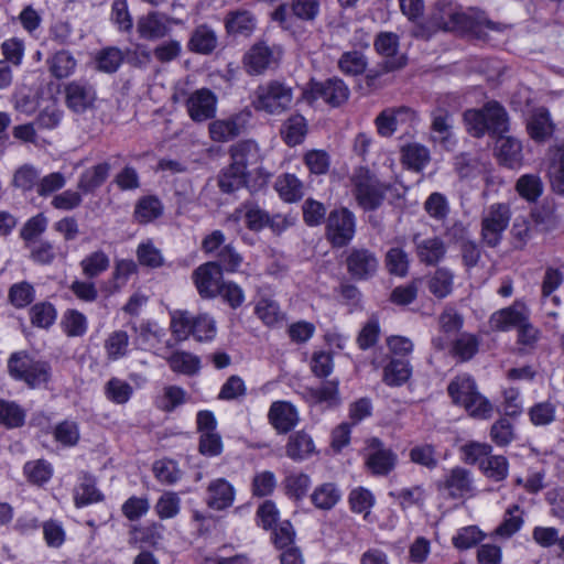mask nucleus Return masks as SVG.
<instances>
[{"mask_svg": "<svg viewBox=\"0 0 564 564\" xmlns=\"http://www.w3.org/2000/svg\"><path fill=\"white\" fill-rule=\"evenodd\" d=\"M429 23L434 30L470 32L487 37L490 32H502L505 26L495 23L475 8L464 10L452 1H441L433 9Z\"/></svg>", "mask_w": 564, "mask_h": 564, "instance_id": "nucleus-1", "label": "nucleus"}, {"mask_svg": "<svg viewBox=\"0 0 564 564\" xmlns=\"http://www.w3.org/2000/svg\"><path fill=\"white\" fill-rule=\"evenodd\" d=\"M170 328L180 341L186 340L189 336L197 341H212L217 334L216 322L209 314L202 313L194 316L183 310L170 312Z\"/></svg>", "mask_w": 564, "mask_h": 564, "instance_id": "nucleus-2", "label": "nucleus"}, {"mask_svg": "<svg viewBox=\"0 0 564 564\" xmlns=\"http://www.w3.org/2000/svg\"><path fill=\"white\" fill-rule=\"evenodd\" d=\"M464 122L471 135L480 138L487 132L492 135L506 132L508 116L497 101H488L481 109L465 111Z\"/></svg>", "mask_w": 564, "mask_h": 564, "instance_id": "nucleus-3", "label": "nucleus"}, {"mask_svg": "<svg viewBox=\"0 0 564 564\" xmlns=\"http://www.w3.org/2000/svg\"><path fill=\"white\" fill-rule=\"evenodd\" d=\"M9 375L29 388L35 389L51 380L52 371L47 361L35 359L25 351L13 352L8 359Z\"/></svg>", "mask_w": 564, "mask_h": 564, "instance_id": "nucleus-4", "label": "nucleus"}, {"mask_svg": "<svg viewBox=\"0 0 564 564\" xmlns=\"http://www.w3.org/2000/svg\"><path fill=\"white\" fill-rule=\"evenodd\" d=\"M292 104V87L279 80H270L259 85L251 100V105L257 111L271 116L282 115L291 108Z\"/></svg>", "mask_w": 564, "mask_h": 564, "instance_id": "nucleus-5", "label": "nucleus"}, {"mask_svg": "<svg viewBox=\"0 0 564 564\" xmlns=\"http://www.w3.org/2000/svg\"><path fill=\"white\" fill-rule=\"evenodd\" d=\"M350 186L358 205L365 210L378 208L383 200L384 187L367 167L354 170Z\"/></svg>", "mask_w": 564, "mask_h": 564, "instance_id": "nucleus-6", "label": "nucleus"}, {"mask_svg": "<svg viewBox=\"0 0 564 564\" xmlns=\"http://www.w3.org/2000/svg\"><path fill=\"white\" fill-rule=\"evenodd\" d=\"M511 219L510 206L506 203H494L486 207L481 215V238L489 247L500 243L502 235Z\"/></svg>", "mask_w": 564, "mask_h": 564, "instance_id": "nucleus-7", "label": "nucleus"}, {"mask_svg": "<svg viewBox=\"0 0 564 564\" xmlns=\"http://www.w3.org/2000/svg\"><path fill=\"white\" fill-rule=\"evenodd\" d=\"M348 97L349 88L338 78L328 79L325 83L311 82L302 93V99L307 104H314L322 98L326 104L333 107L346 102Z\"/></svg>", "mask_w": 564, "mask_h": 564, "instance_id": "nucleus-8", "label": "nucleus"}, {"mask_svg": "<svg viewBox=\"0 0 564 564\" xmlns=\"http://www.w3.org/2000/svg\"><path fill=\"white\" fill-rule=\"evenodd\" d=\"M282 51L278 46L256 43L243 56V67L249 75H261L275 67L281 59Z\"/></svg>", "mask_w": 564, "mask_h": 564, "instance_id": "nucleus-9", "label": "nucleus"}, {"mask_svg": "<svg viewBox=\"0 0 564 564\" xmlns=\"http://www.w3.org/2000/svg\"><path fill=\"white\" fill-rule=\"evenodd\" d=\"M356 219L347 208L333 210L327 219L326 235L336 247L347 245L355 236Z\"/></svg>", "mask_w": 564, "mask_h": 564, "instance_id": "nucleus-10", "label": "nucleus"}, {"mask_svg": "<svg viewBox=\"0 0 564 564\" xmlns=\"http://www.w3.org/2000/svg\"><path fill=\"white\" fill-rule=\"evenodd\" d=\"M218 98L208 88H199L188 94L185 109L188 117L196 123L213 119L217 112Z\"/></svg>", "mask_w": 564, "mask_h": 564, "instance_id": "nucleus-11", "label": "nucleus"}, {"mask_svg": "<svg viewBox=\"0 0 564 564\" xmlns=\"http://www.w3.org/2000/svg\"><path fill=\"white\" fill-rule=\"evenodd\" d=\"M176 20L160 11H149L137 20L139 37L147 41H158L170 34Z\"/></svg>", "mask_w": 564, "mask_h": 564, "instance_id": "nucleus-12", "label": "nucleus"}, {"mask_svg": "<svg viewBox=\"0 0 564 564\" xmlns=\"http://www.w3.org/2000/svg\"><path fill=\"white\" fill-rule=\"evenodd\" d=\"M193 280L202 297L214 299L224 283L221 268L217 262H206L194 271Z\"/></svg>", "mask_w": 564, "mask_h": 564, "instance_id": "nucleus-13", "label": "nucleus"}, {"mask_svg": "<svg viewBox=\"0 0 564 564\" xmlns=\"http://www.w3.org/2000/svg\"><path fill=\"white\" fill-rule=\"evenodd\" d=\"M441 488L453 498H469L476 492L471 473L459 466L446 471Z\"/></svg>", "mask_w": 564, "mask_h": 564, "instance_id": "nucleus-14", "label": "nucleus"}, {"mask_svg": "<svg viewBox=\"0 0 564 564\" xmlns=\"http://www.w3.org/2000/svg\"><path fill=\"white\" fill-rule=\"evenodd\" d=\"M528 319H530V308L523 300H517L512 305L495 312L489 323L492 329L506 332L519 327Z\"/></svg>", "mask_w": 564, "mask_h": 564, "instance_id": "nucleus-15", "label": "nucleus"}, {"mask_svg": "<svg viewBox=\"0 0 564 564\" xmlns=\"http://www.w3.org/2000/svg\"><path fill=\"white\" fill-rule=\"evenodd\" d=\"M498 134L495 143V155L498 162L508 169H520L523 162L521 141L511 135Z\"/></svg>", "mask_w": 564, "mask_h": 564, "instance_id": "nucleus-16", "label": "nucleus"}, {"mask_svg": "<svg viewBox=\"0 0 564 564\" xmlns=\"http://www.w3.org/2000/svg\"><path fill=\"white\" fill-rule=\"evenodd\" d=\"M268 421L278 433L285 434L297 425L300 415L291 402L274 401L269 408Z\"/></svg>", "mask_w": 564, "mask_h": 564, "instance_id": "nucleus-17", "label": "nucleus"}, {"mask_svg": "<svg viewBox=\"0 0 564 564\" xmlns=\"http://www.w3.org/2000/svg\"><path fill=\"white\" fill-rule=\"evenodd\" d=\"M415 119V112L408 107L387 108L382 110L375 119V126L381 137H391L398 129L406 122Z\"/></svg>", "mask_w": 564, "mask_h": 564, "instance_id": "nucleus-18", "label": "nucleus"}, {"mask_svg": "<svg viewBox=\"0 0 564 564\" xmlns=\"http://www.w3.org/2000/svg\"><path fill=\"white\" fill-rule=\"evenodd\" d=\"M375 48L384 57V67L394 70L405 65L406 58L399 53V36L392 32H381L375 40Z\"/></svg>", "mask_w": 564, "mask_h": 564, "instance_id": "nucleus-19", "label": "nucleus"}, {"mask_svg": "<svg viewBox=\"0 0 564 564\" xmlns=\"http://www.w3.org/2000/svg\"><path fill=\"white\" fill-rule=\"evenodd\" d=\"M395 463V454L383 447L378 438L368 442L366 465L375 475H387L394 468Z\"/></svg>", "mask_w": 564, "mask_h": 564, "instance_id": "nucleus-20", "label": "nucleus"}, {"mask_svg": "<svg viewBox=\"0 0 564 564\" xmlns=\"http://www.w3.org/2000/svg\"><path fill=\"white\" fill-rule=\"evenodd\" d=\"M247 117L245 113H237L213 121L208 128L210 138L216 142H227L236 138L246 127Z\"/></svg>", "mask_w": 564, "mask_h": 564, "instance_id": "nucleus-21", "label": "nucleus"}, {"mask_svg": "<svg viewBox=\"0 0 564 564\" xmlns=\"http://www.w3.org/2000/svg\"><path fill=\"white\" fill-rule=\"evenodd\" d=\"M338 386L339 382L337 380H330L319 387L307 388L305 390L306 401L311 405L322 406L324 409L335 408L341 402Z\"/></svg>", "mask_w": 564, "mask_h": 564, "instance_id": "nucleus-22", "label": "nucleus"}, {"mask_svg": "<svg viewBox=\"0 0 564 564\" xmlns=\"http://www.w3.org/2000/svg\"><path fill=\"white\" fill-rule=\"evenodd\" d=\"M236 490L225 478H217L207 487V506L214 510H224L232 506Z\"/></svg>", "mask_w": 564, "mask_h": 564, "instance_id": "nucleus-23", "label": "nucleus"}, {"mask_svg": "<svg viewBox=\"0 0 564 564\" xmlns=\"http://www.w3.org/2000/svg\"><path fill=\"white\" fill-rule=\"evenodd\" d=\"M96 91L91 86L73 82L66 86V104L74 112L83 113L94 106Z\"/></svg>", "mask_w": 564, "mask_h": 564, "instance_id": "nucleus-24", "label": "nucleus"}, {"mask_svg": "<svg viewBox=\"0 0 564 564\" xmlns=\"http://www.w3.org/2000/svg\"><path fill=\"white\" fill-rule=\"evenodd\" d=\"M232 163L249 175L250 169H258L262 156L259 145L253 141L240 142L232 148Z\"/></svg>", "mask_w": 564, "mask_h": 564, "instance_id": "nucleus-25", "label": "nucleus"}, {"mask_svg": "<svg viewBox=\"0 0 564 564\" xmlns=\"http://www.w3.org/2000/svg\"><path fill=\"white\" fill-rule=\"evenodd\" d=\"M349 272L358 279H367L378 269V260L367 250H354L347 259Z\"/></svg>", "mask_w": 564, "mask_h": 564, "instance_id": "nucleus-26", "label": "nucleus"}, {"mask_svg": "<svg viewBox=\"0 0 564 564\" xmlns=\"http://www.w3.org/2000/svg\"><path fill=\"white\" fill-rule=\"evenodd\" d=\"M527 128L530 137L538 142L545 141L554 131L550 113L544 108H539L531 115Z\"/></svg>", "mask_w": 564, "mask_h": 564, "instance_id": "nucleus-27", "label": "nucleus"}, {"mask_svg": "<svg viewBox=\"0 0 564 564\" xmlns=\"http://www.w3.org/2000/svg\"><path fill=\"white\" fill-rule=\"evenodd\" d=\"M257 25L254 15L248 10H236L228 12L225 19V26L229 34L250 35Z\"/></svg>", "mask_w": 564, "mask_h": 564, "instance_id": "nucleus-28", "label": "nucleus"}, {"mask_svg": "<svg viewBox=\"0 0 564 564\" xmlns=\"http://www.w3.org/2000/svg\"><path fill=\"white\" fill-rule=\"evenodd\" d=\"M236 220L243 219L250 230L259 231L268 226L269 214L258 205L246 203L232 214Z\"/></svg>", "mask_w": 564, "mask_h": 564, "instance_id": "nucleus-29", "label": "nucleus"}, {"mask_svg": "<svg viewBox=\"0 0 564 564\" xmlns=\"http://www.w3.org/2000/svg\"><path fill=\"white\" fill-rule=\"evenodd\" d=\"M307 133L306 119L301 115L289 117L281 127V137L289 147L301 144Z\"/></svg>", "mask_w": 564, "mask_h": 564, "instance_id": "nucleus-30", "label": "nucleus"}, {"mask_svg": "<svg viewBox=\"0 0 564 564\" xmlns=\"http://www.w3.org/2000/svg\"><path fill=\"white\" fill-rule=\"evenodd\" d=\"M315 453V444L311 435L299 431L289 437L286 455L293 460H303Z\"/></svg>", "mask_w": 564, "mask_h": 564, "instance_id": "nucleus-31", "label": "nucleus"}, {"mask_svg": "<svg viewBox=\"0 0 564 564\" xmlns=\"http://www.w3.org/2000/svg\"><path fill=\"white\" fill-rule=\"evenodd\" d=\"M218 44V37L213 29L207 25L197 26L188 41V48L199 54L212 53Z\"/></svg>", "mask_w": 564, "mask_h": 564, "instance_id": "nucleus-32", "label": "nucleus"}, {"mask_svg": "<svg viewBox=\"0 0 564 564\" xmlns=\"http://www.w3.org/2000/svg\"><path fill=\"white\" fill-rule=\"evenodd\" d=\"M166 360L172 371L176 373L194 376L200 369L199 357L188 351H174Z\"/></svg>", "mask_w": 564, "mask_h": 564, "instance_id": "nucleus-33", "label": "nucleus"}, {"mask_svg": "<svg viewBox=\"0 0 564 564\" xmlns=\"http://www.w3.org/2000/svg\"><path fill=\"white\" fill-rule=\"evenodd\" d=\"M275 189L280 197L288 203L300 200L304 195L302 181L294 174H282L275 181Z\"/></svg>", "mask_w": 564, "mask_h": 564, "instance_id": "nucleus-34", "label": "nucleus"}, {"mask_svg": "<svg viewBox=\"0 0 564 564\" xmlns=\"http://www.w3.org/2000/svg\"><path fill=\"white\" fill-rule=\"evenodd\" d=\"M47 65L52 76L62 79L74 74L77 62L68 51L62 50L48 57Z\"/></svg>", "mask_w": 564, "mask_h": 564, "instance_id": "nucleus-35", "label": "nucleus"}, {"mask_svg": "<svg viewBox=\"0 0 564 564\" xmlns=\"http://www.w3.org/2000/svg\"><path fill=\"white\" fill-rule=\"evenodd\" d=\"M412 375V368L405 359H392L383 369L382 380L390 387L404 384Z\"/></svg>", "mask_w": 564, "mask_h": 564, "instance_id": "nucleus-36", "label": "nucleus"}, {"mask_svg": "<svg viewBox=\"0 0 564 564\" xmlns=\"http://www.w3.org/2000/svg\"><path fill=\"white\" fill-rule=\"evenodd\" d=\"M341 498V492L333 482H325L317 486L312 495V503L321 510H329L334 508Z\"/></svg>", "mask_w": 564, "mask_h": 564, "instance_id": "nucleus-37", "label": "nucleus"}, {"mask_svg": "<svg viewBox=\"0 0 564 564\" xmlns=\"http://www.w3.org/2000/svg\"><path fill=\"white\" fill-rule=\"evenodd\" d=\"M432 138L434 142L449 150L455 144L452 132V121L447 113H435L432 122Z\"/></svg>", "mask_w": 564, "mask_h": 564, "instance_id": "nucleus-38", "label": "nucleus"}, {"mask_svg": "<svg viewBox=\"0 0 564 564\" xmlns=\"http://www.w3.org/2000/svg\"><path fill=\"white\" fill-rule=\"evenodd\" d=\"M254 314L267 326H274L283 319V313L275 300L260 296L254 305Z\"/></svg>", "mask_w": 564, "mask_h": 564, "instance_id": "nucleus-39", "label": "nucleus"}, {"mask_svg": "<svg viewBox=\"0 0 564 564\" xmlns=\"http://www.w3.org/2000/svg\"><path fill=\"white\" fill-rule=\"evenodd\" d=\"M447 391L453 402L462 406L467 401V399L478 390L474 379L470 376L460 375L451 381Z\"/></svg>", "mask_w": 564, "mask_h": 564, "instance_id": "nucleus-40", "label": "nucleus"}, {"mask_svg": "<svg viewBox=\"0 0 564 564\" xmlns=\"http://www.w3.org/2000/svg\"><path fill=\"white\" fill-rule=\"evenodd\" d=\"M163 214V205L158 197L145 196L138 200L134 208V218L140 224H148Z\"/></svg>", "mask_w": 564, "mask_h": 564, "instance_id": "nucleus-41", "label": "nucleus"}, {"mask_svg": "<svg viewBox=\"0 0 564 564\" xmlns=\"http://www.w3.org/2000/svg\"><path fill=\"white\" fill-rule=\"evenodd\" d=\"M110 166L107 163L97 164L87 169L79 177L78 188L84 193L93 192L108 177Z\"/></svg>", "mask_w": 564, "mask_h": 564, "instance_id": "nucleus-42", "label": "nucleus"}, {"mask_svg": "<svg viewBox=\"0 0 564 564\" xmlns=\"http://www.w3.org/2000/svg\"><path fill=\"white\" fill-rule=\"evenodd\" d=\"M25 410L17 402L0 399V424L9 427H20L25 421Z\"/></svg>", "mask_w": 564, "mask_h": 564, "instance_id": "nucleus-43", "label": "nucleus"}, {"mask_svg": "<svg viewBox=\"0 0 564 564\" xmlns=\"http://www.w3.org/2000/svg\"><path fill=\"white\" fill-rule=\"evenodd\" d=\"M248 174L231 163L219 176V187L225 193L235 192L248 185Z\"/></svg>", "mask_w": 564, "mask_h": 564, "instance_id": "nucleus-44", "label": "nucleus"}, {"mask_svg": "<svg viewBox=\"0 0 564 564\" xmlns=\"http://www.w3.org/2000/svg\"><path fill=\"white\" fill-rule=\"evenodd\" d=\"M430 161L429 150L417 143L408 144L402 148V162L409 169L421 171Z\"/></svg>", "mask_w": 564, "mask_h": 564, "instance_id": "nucleus-45", "label": "nucleus"}, {"mask_svg": "<svg viewBox=\"0 0 564 564\" xmlns=\"http://www.w3.org/2000/svg\"><path fill=\"white\" fill-rule=\"evenodd\" d=\"M454 274L445 268H440L429 280L430 292L438 299L446 297L453 290Z\"/></svg>", "mask_w": 564, "mask_h": 564, "instance_id": "nucleus-46", "label": "nucleus"}, {"mask_svg": "<svg viewBox=\"0 0 564 564\" xmlns=\"http://www.w3.org/2000/svg\"><path fill=\"white\" fill-rule=\"evenodd\" d=\"M164 335V329L160 327L156 323H143L140 325L138 329L135 343L140 349L150 350L154 348L158 343L161 341Z\"/></svg>", "mask_w": 564, "mask_h": 564, "instance_id": "nucleus-47", "label": "nucleus"}, {"mask_svg": "<svg viewBox=\"0 0 564 564\" xmlns=\"http://www.w3.org/2000/svg\"><path fill=\"white\" fill-rule=\"evenodd\" d=\"M492 448L487 443L468 442L460 447L462 458L465 463L470 465L481 466V463L491 455Z\"/></svg>", "mask_w": 564, "mask_h": 564, "instance_id": "nucleus-48", "label": "nucleus"}, {"mask_svg": "<svg viewBox=\"0 0 564 564\" xmlns=\"http://www.w3.org/2000/svg\"><path fill=\"white\" fill-rule=\"evenodd\" d=\"M481 473L490 480L501 481L507 478L509 464L505 456L490 455L479 467Z\"/></svg>", "mask_w": 564, "mask_h": 564, "instance_id": "nucleus-49", "label": "nucleus"}, {"mask_svg": "<svg viewBox=\"0 0 564 564\" xmlns=\"http://www.w3.org/2000/svg\"><path fill=\"white\" fill-rule=\"evenodd\" d=\"M420 260L427 264L438 262L445 254L444 243L437 238L425 239L416 245Z\"/></svg>", "mask_w": 564, "mask_h": 564, "instance_id": "nucleus-50", "label": "nucleus"}, {"mask_svg": "<svg viewBox=\"0 0 564 564\" xmlns=\"http://www.w3.org/2000/svg\"><path fill=\"white\" fill-rule=\"evenodd\" d=\"M549 175L553 188L564 194V144L552 151Z\"/></svg>", "mask_w": 564, "mask_h": 564, "instance_id": "nucleus-51", "label": "nucleus"}, {"mask_svg": "<svg viewBox=\"0 0 564 564\" xmlns=\"http://www.w3.org/2000/svg\"><path fill=\"white\" fill-rule=\"evenodd\" d=\"M129 336L124 330L112 332L105 341V350L110 360H118L128 354Z\"/></svg>", "mask_w": 564, "mask_h": 564, "instance_id": "nucleus-52", "label": "nucleus"}, {"mask_svg": "<svg viewBox=\"0 0 564 564\" xmlns=\"http://www.w3.org/2000/svg\"><path fill=\"white\" fill-rule=\"evenodd\" d=\"M367 59L361 52H345L338 59L340 72L348 76H357L362 74L367 68Z\"/></svg>", "mask_w": 564, "mask_h": 564, "instance_id": "nucleus-53", "label": "nucleus"}, {"mask_svg": "<svg viewBox=\"0 0 564 564\" xmlns=\"http://www.w3.org/2000/svg\"><path fill=\"white\" fill-rule=\"evenodd\" d=\"M523 524L522 512L519 506L513 505L508 508L503 518V521L496 529V534L508 539L517 533Z\"/></svg>", "mask_w": 564, "mask_h": 564, "instance_id": "nucleus-54", "label": "nucleus"}, {"mask_svg": "<svg viewBox=\"0 0 564 564\" xmlns=\"http://www.w3.org/2000/svg\"><path fill=\"white\" fill-rule=\"evenodd\" d=\"M376 502L372 492L366 488L359 487L351 490L349 503L354 512L364 513V519L369 520L370 510Z\"/></svg>", "mask_w": 564, "mask_h": 564, "instance_id": "nucleus-55", "label": "nucleus"}, {"mask_svg": "<svg viewBox=\"0 0 564 564\" xmlns=\"http://www.w3.org/2000/svg\"><path fill=\"white\" fill-rule=\"evenodd\" d=\"M53 435L54 440L65 447L75 446L80 437L78 424L70 420L58 423L54 427Z\"/></svg>", "mask_w": 564, "mask_h": 564, "instance_id": "nucleus-56", "label": "nucleus"}, {"mask_svg": "<svg viewBox=\"0 0 564 564\" xmlns=\"http://www.w3.org/2000/svg\"><path fill=\"white\" fill-rule=\"evenodd\" d=\"M470 416L478 420H487L492 415V404L478 391L467 399L462 405Z\"/></svg>", "mask_w": 564, "mask_h": 564, "instance_id": "nucleus-57", "label": "nucleus"}, {"mask_svg": "<svg viewBox=\"0 0 564 564\" xmlns=\"http://www.w3.org/2000/svg\"><path fill=\"white\" fill-rule=\"evenodd\" d=\"M164 527L161 523L152 522L144 527L133 529L132 539L147 545L156 547L163 539Z\"/></svg>", "mask_w": 564, "mask_h": 564, "instance_id": "nucleus-58", "label": "nucleus"}, {"mask_svg": "<svg viewBox=\"0 0 564 564\" xmlns=\"http://www.w3.org/2000/svg\"><path fill=\"white\" fill-rule=\"evenodd\" d=\"M83 273L88 278H95L105 272L109 267V258L104 251H95L80 261Z\"/></svg>", "mask_w": 564, "mask_h": 564, "instance_id": "nucleus-59", "label": "nucleus"}, {"mask_svg": "<svg viewBox=\"0 0 564 564\" xmlns=\"http://www.w3.org/2000/svg\"><path fill=\"white\" fill-rule=\"evenodd\" d=\"M154 510L160 519H172L181 510V499L175 492L166 491L158 499Z\"/></svg>", "mask_w": 564, "mask_h": 564, "instance_id": "nucleus-60", "label": "nucleus"}, {"mask_svg": "<svg viewBox=\"0 0 564 564\" xmlns=\"http://www.w3.org/2000/svg\"><path fill=\"white\" fill-rule=\"evenodd\" d=\"M311 484V478L306 474H290L284 480L285 492L289 497L295 500H301L306 496Z\"/></svg>", "mask_w": 564, "mask_h": 564, "instance_id": "nucleus-61", "label": "nucleus"}, {"mask_svg": "<svg viewBox=\"0 0 564 564\" xmlns=\"http://www.w3.org/2000/svg\"><path fill=\"white\" fill-rule=\"evenodd\" d=\"M516 189L525 200L534 202L542 194V183L538 175L524 174L518 180Z\"/></svg>", "mask_w": 564, "mask_h": 564, "instance_id": "nucleus-62", "label": "nucleus"}, {"mask_svg": "<svg viewBox=\"0 0 564 564\" xmlns=\"http://www.w3.org/2000/svg\"><path fill=\"white\" fill-rule=\"evenodd\" d=\"M132 392V387L119 378H111L105 387V394L107 399L117 404L127 403L130 400Z\"/></svg>", "mask_w": 564, "mask_h": 564, "instance_id": "nucleus-63", "label": "nucleus"}, {"mask_svg": "<svg viewBox=\"0 0 564 564\" xmlns=\"http://www.w3.org/2000/svg\"><path fill=\"white\" fill-rule=\"evenodd\" d=\"M24 474L31 482L43 485L51 479L53 467L46 460L37 459L24 465Z\"/></svg>", "mask_w": 564, "mask_h": 564, "instance_id": "nucleus-64", "label": "nucleus"}]
</instances>
